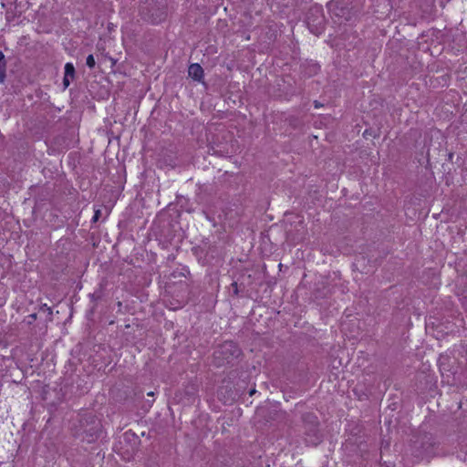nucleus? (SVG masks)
<instances>
[{
    "mask_svg": "<svg viewBox=\"0 0 467 467\" xmlns=\"http://www.w3.org/2000/svg\"><path fill=\"white\" fill-rule=\"evenodd\" d=\"M232 348H234V349H235V350H234V352H235V351H238L237 347H235L234 345Z\"/></svg>",
    "mask_w": 467,
    "mask_h": 467,
    "instance_id": "8",
    "label": "nucleus"
},
{
    "mask_svg": "<svg viewBox=\"0 0 467 467\" xmlns=\"http://www.w3.org/2000/svg\"><path fill=\"white\" fill-rule=\"evenodd\" d=\"M232 348H234V349H235V350H234V352H235V351H238L237 347H235L234 345Z\"/></svg>",
    "mask_w": 467,
    "mask_h": 467,
    "instance_id": "9",
    "label": "nucleus"
},
{
    "mask_svg": "<svg viewBox=\"0 0 467 467\" xmlns=\"http://www.w3.org/2000/svg\"><path fill=\"white\" fill-rule=\"evenodd\" d=\"M233 285H234L235 288H237V283H236V282H234V283H233Z\"/></svg>",
    "mask_w": 467,
    "mask_h": 467,
    "instance_id": "7",
    "label": "nucleus"
},
{
    "mask_svg": "<svg viewBox=\"0 0 467 467\" xmlns=\"http://www.w3.org/2000/svg\"><path fill=\"white\" fill-rule=\"evenodd\" d=\"M255 392L254 389L251 390L250 395L252 396Z\"/></svg>",
    "mask_w": 467,
    "mask_h": 467,
    "instance_id": "10",
    "label": "nucleus"
},
{
    "mask_svg": "<svg viewBox=\"0 0 467 467\" xmlns=\"http://www.w3.org/2000/svg\"><path fill=\"white\" fill-rule=\"evenodd\" d=\"M189 76L194 79L200 81L203 76V70L199 64H192L188 69Z\"/></svg>",
    "mask_w": 467,
    "mask_h": 467,
    "instance_id": "1",
    "label": "nucleus"
},
{
    "mask_svg": "<svg viewBox=\"0 0 467 467\" xmlns=\"http://www.w3.org/2000/svg\"><path fill=\"white\" fill-rule=\"evenodd\" d=\"M99 214H100L99 210H96V211H95L94 217H93V220H94V221H97V220L99 219Z\"/></svg>",
    "mask_w": 467,
    "mask_h": 467,
    "instance_id": "4",
    "label": "nucleus"
},
{
    "mask_svg": "<svg viewBox=\"0 0 467 467\" xmlns=\"http://www.w3.org/2000/svg\"><path fill=\"white\" fill-rule=\"evenodd\" d=\"M147 396L153 397L154 396V392L153 391H150V392L147 393Z\"/></svg>",
    "mask_w": 467,
    "mask_h": 467,
    "instance_id": "6",
    "label": "nucleus"
},
{
    "mask_svg": "<svg viewBox=\"0 0 467 467\" xmlns=\"http://www.w3.org/2000/svg\"><path fill=\"white\" fill-rule=\"evenodd\" d=\"M233 346H234L233 342H230V343L226 342L225 344H223V348L228 349V348H232Z\"/></svg>",
    "mask_w": 467,
    "mask_h": 467,
    "instance_id": "5",
    "label": "nucleus"
},
{
    "mask_svg": "<svg viewBox=\"0 0 467 467\" xmlns=\"http://www.w3.org/2000/svg\"><path fill=\"white\" fill-rule=\"evenodd\" d=\"M75 68L71 63H67L65 65V76L63 79V84L65 88L70 85L71 80L74 78Z\"/></svg>",
    "mask_w": 467,
    "mask_h": 467,
    "instance_id": "2",
    "label": "nucleus"
},
{
    "mask_svg": "<svg viewBox=\"0 0 467 467\" xmlns=\"http://www.w3.org/2000/svg\"><path fill=\"white\" fill-rule=\"evenodd\" d=\"M86 63L88 67H93L95 66L94 57L92 55L88 56Z\"/></svg>",
    "mask_w": 467,
    "mask_h": 467,
    "instance_id": "3",
    "label": "nucleus"
}]
</instances>
